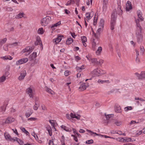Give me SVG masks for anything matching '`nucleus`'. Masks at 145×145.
Here are the masks:
<instances>
[{
    "label": "nucleus",
    "instance_id": "f257e3e1",
    "mask_svg": "<svg viewBox=\"0 0 145 145\" xmlns=\"http://www.w3.org/2000/svg\"><path fill=\"white\" fill-rule=\"evenodd\" d=\"M106 73V71L102 70L99 68H97L93 70L91 73V74L93 77L98 76L105 74Z\"/></svg>",
    "mask_w": 145,
    "mask_h": 145
},
{
    "label": "nucleus",
    "instance_id": "f03ea898",
    "mask_svg": "<svg viewBox=\"0 0 145 145\" xmlns=\"http://www.w3.org/2000/svg\"><path fill=\"white\" fill-rule=\"evenodd\" d=\"M142 29L136 30L135 31L136 37L137 42L138 43H141L143 41V38L142 32Z\"/></svg>",
    "mask_w": 145,
    "mask_h": 145
},
{
    "label": "nucleus",
    "instance_id": "7ed1b4c3",
    "mask_svg": "<svg viewBox=\"0 0 145 145\" xmlns=\"http://www.w3.org/2000/svg\"><path fill=\"white\" fill-rule=\"evenodd\" d=\"M51 20V18L49 16H47L46 17L42 18L40 21V24L42 26H46L50 22Z\"/></svg>",
    "mask_w": 145,
    "mask_h": 145
},
{
    "label": "nucleus",
    "instance_id": "20e7f679",
    "mask_svg": "<svg viewBox=\"0 0 145 145\" xmlns=\"http://www.w3.org/2000/svg\"><path fill=\"white\" fill-rule=\"evenodd\" d=\"M26 93L30 97L33 98L35 94V89L33 87L31 86L26 89Z\"/></svg>",
    "mask_w": 145,
    "mask_h": 145
},
{
    "label": "nucleus",
    "instance_id": "39448f33",
    "mask_svg": "<svg viewBox=\"0 0 145 145\" xmlns=\"http://www.w3.org/2000/svg\"><path fill=\"white\" fill-rule=\"evenodd\" d=\"M34 49L33 47L28 46L23 49L22 52L25 53V55L27 56L29 55L33 51Z\"/></svg>",
    "mask_w": 145,
    "mask_h": 145
},
{
    "label": "nucleus",
    "instance_id": "423d86ee",
    "mask_svg": "<svg viewBox=\"0 0 145 145\" xmlns=\"http://www.w3.org/2000/svg\"><path fill=\"white\" fill-rule=\"evenodd\" d=\"M94 14V12L92 11L91 12H88L86 13V17L84 18V20H87L88 22V20H90L93 16Z\"/></svg>",
    "mask_w": 145,
    "mask_h": 145
},
{
    "label": "nucleus",
    "instance_id": "0eeeda50",
    "mask_svg": "<svg viewBox=\"0 0 145 145\" xmlns=\"http://www.w3.org/2000/svg\"><path fill=\"white\" fill-rule=\"evenodd\" d=\"M28 61V59L27 58H23L17 61L16 62V65H19L26 63Z\"/></svg>",
    "mask_w": 145,
    "mask_h": 145
},
{
    "label": "nucleus",
    "instance_id": "6e6552de",
    "mask_svg": "<svg viewBox=\"0 0 145 145\" xmlns=\"http://www.w3.org/2000/svg\"><path fill=\"white\" fill-rule=\"evenodd\" d=\"M87 59L89 60L90 62H91L93 63H96L98 64V61H97V58H92L89 55H88L86 56Z\"/></svg>",
    "mask_w": 145,
    "mask_h": 145
},
{
    "label": "nucleus",
    "instance_id": "1a4fd4ad",
    "mask_svg": "<svg viewBox=\"0 0 145 145\" xmlns=\"http://www.w3.org/2000/svg\"><path fill=\"white\" fill-rule=\"evenodd\" d=\"M135 74L137 76L138 78L139 79H143L145 78V71H142L140 74L138 73H135Z\"/></svg>",
    "mask_w": 145,
    "mask_h": 145
},
{
    "label": "nucleus",
    "instance_id": "9d476101",
    "mask_svg": "<svg viewBox=\"0 0 145 145\" xmlns=\"http://www.w3.org/2000/svg\"><path fill=\"white\" fill-rule=\"evenodd\" d=\"M4 135L5 138L7 140L12 141L13 140H15L14 138H12L10 135L7 132L4 133Z\"/></svg>",
    "mask_w": 145,
    "mask_h": 145
},
{
    "label": "nucleus",
    "instance_id": "9b49d317",
    "mask_svg": "<svg viewBox=\"0 0 145 145\" xmlns=\"http://www.w3.org/2000/svg\"><path fill=\"white\" fill-rule=\"evenodd\" d=\"M26 74V71L25 70H23L21 71L20 73V75L18 77V79L20 80H23Z\"/></svg>",
    "mask_w": 145,
    "mask_h": 145
},
{
    "label": "nucleus",
    "instance_id": "f8f14e48",
    "mask_svg": "<svg viewBox=\"0 0 145 145\" xmlns=\"http://www.w3.org/2000/svg\"><path fill=\"white\" fill-rule=\"evenodd\" d=\"M9 74L8 72H7L5 73L4 75L0 77V83L4 82L6 80V77L8 76Z\"/></svg>",
    "mask_w": 145,
    "mask_h": 145
},
{
    "label": "nucleus",
    "instance_id": "ddd939ff",
    "mask_svg": "<svg viewBox=\"0 0 145 145\" xmlns=\"http://www.w3.org/2000/svg\"><path fill=\"white\" fill-rule=\"evenodd\" d=\"M70 116L71 117V119L72 118H75L78 120L80 119L81 116L78 114H76L74 113H71L70 114Z\"/></svg>",
    "mask_w": 145,
    "mask_h": 145
},
{
    "label": "nucleus",
    "instance_id": "4468645a",
    "mask_svg": "<svg viewBox=\"0 0 145 145\" xmlns=\"http://www.w3.org/2000/svg\"><path fill=\"white\" fill-rule=\"evenodd\" d=\"M135 101L137 103L138 105H139L140 104L141 102L145 101V100L142 99V98H139L138 97H135ZM140 105L142 106L141 104H140Z\"/></svg>",
    "mask_w": 145,
    "mask_h": 145
},
{
    "label": "nucleus",
    "instance_id": "2eb2a0df",
    "mask_svg": "<svg viewBox=\"0 0 145 145\" xmlns=\"http://www.w3.org/2000/svg\"><path fill=\"white\" fill-rule=\"evenodd\" d=\"M126 6V10L127 11H129L132 9L131 3L129 1H128L127 2Z\"/></svg>",
    "mask_w": 145,
    "mask_h": 145
},
{
    "label": "nucleus",
    "instance_id": "dca6fc26",
    "mask_svg": "<svg viewBox=\"0 0 145 145\" xmlns=\"http://www.w3.org/2000/svg\"><path fill=\"white\" fill-rule=\"evenodd\" d=\"M33 110L31 108H29L26 111L25 114V116L27 118L29 117L33 113Z\"/></svg>",
    "mask_w": 145,
    "mask_h": 145
},
{
    "label": "nucleus",
    "instance_id": "f3484780",
    "mask_svg": "<svg viewBox=\"0 0 145 145\" xmlns=\"http://www.w3.org/2000/svg\"><path fill=\"white\" fill-rule=\"evenodd\" d=\"M15 120V119L12 117H9L5 121V123H10L14 122Z\"/></svg>",
    "mask_w": 145,
    "mask_h": 145
},
{
    "label": "nucleus",
    "instance_id": "a211bd4d",
    "mask_svg": "<svg viewBox=\"0 0 145 145\" xmlns=\"http://www.w3.org/2000/svg\"><path fill=\"white\" fill-rule=\"evenodd\" d=\"M63 36L61 35H58L57 38L54 39V42L56 44L59 43L61 40Z\"/></svg>",
    "mask_w": 145,
    "mask_h": 145
},
{
    "label": "nucleus",
    "instance_id": "6ab92c4d",
    "mask_svg": "<svg viewBox=\"0 0 145 145\" xmlns=\"http://www.w3.org/2000/svg\"><path fill=\"white\" fill-rule=\"evenodd\" d=\"M89 86L88 83H84L81 85L80 88L81 89V90L82 91L86 89V88L88 87Z\"/></svg>",
    "mask_w": 145,
    "mask_h": 145
},
{
    "label": "nucleus",
    "instance_id": "aec40b11",
    "mask_svg": "<svg viewBox=\"0 0 145 145\" xmlns=\"http://www.w3.org/2000/svg\"><path fill=\"white\" fill-rule=\"evenodd\" d=\"M103 48L101 46H99L97 50L95 52V54L97 56L100 55L102 51Z\"/></svg>",
    "mask_w": 145,
    "mask_h": 145
},
{
    "label": "nucleus",
    "instance_id": "412c9836",
    "mask_svg": "<svg viewBox=\"0 0 145 145\" xmlns=\"http://www.w3.org/2000/svg\"><path fill=\"white\" fill-rule=\"evenodd\" d=\"M61 127L62 129H63V130L69 132H71L72 131V130L71 128L67 127L64 125H62L61 126Z\"/></svg>",
    "mask_w": 145,
    "mask_h": 145
},
{
    "label": "nucleus",
    "instance_id": "4be33fe9",
    "mask_svg": "<svg viewBox=\"0 0 145 145\" xmlns=\"http://www.w3.org/2000/svg\"><path fill=\"white\" fill-rule=\"evenodd\" d=\"M42 42L40 40V37L37 36L36 37V40L35 42V44L36 45H39L40 44H41Z\"/></svg>",
    "mask_w": 145,
    "mask_h": 145
},
{
    "label": "nucleus",
    "instance_id": "5701e85b",
    "mask_svg": "<svg viewBox=\"0 0 145 145\" xmlns=\"http://www.w3.org/2000/svg\"><path fill=\"white\" fill-rule=\"evenodd\" d=\"M81 39L83 45L85 47H86L87 46V44L85 43V42L87 41V39L86 37L84 36H82L81 37Z\"/></svg>",
    "mask_w": 145,
    "mask_h": 145
},
{
    "label": "nucleus",
    "instance_id": "b1692460",
    "mask_svg": "<svg viewBox=\"0 0 145 145\" xmlns=\"http://www.w3.org/2000/svg\"><path fill=\"white\" fill-rule=\"evenodd\" d=\"M135 22L136 24L137 28L136 30L142 29V27L141 26L139 23V21L138 19L135 20Z\"/></svg>",
    "mask_w": 145,
    "mask_h": 145
},
{
    "label": "nucleus",
    "instance_id": "393cba45",
    "mask_svg": "<svg viewBox=\"0 0 145 145\" xmlns=\"http://www.w3.org/2000/svg\"><path fill=\"white\" fill-rule=\"evenodd\" d=\"M37 53L33 52L30 55L29 58L30 60H32L34 59L37 57Z\"/></svg>",
    "mask_w": 145,
    "mask_h": 145
},
{
    "label": "nucleus",
    "instance_id": "a878e982",
    "mask_svg": "<svg viewBox=\"0 0 145 145\" xmlns=\"http://www.w3.org/2000/svg\"><path fill=\"white\" fill-rule=\"evenodd\" d=\"M137 15L138 17L140 19L141 21L143 20V18L142 16V14L140 10H138L137 12Z\"/></svg>",
    "mask_w": 145,
    "mask_h": 145
},
{
    "label": "nucleus",
    "instance_id": "bb28decb",
    "mask_svg": "<svg viewBox=\"0 0 145 145\" xmlns=\"http://www.w3.org/2000/svg\"><path fill=\"white\" fill-rule=\"evenodd\" d=\"M1 58L4 60H7V59L11 60L13 58L9 55H7L5 56L1 57Z\"/></svg>",
    "mask_w": 145,
    "mask_h": 145
},
{
    "label": "nucleus",
    "instance_id": "cd10ccee",
    "mask_svg": "<svg viewBox=\"0 0 145 145\" xmlns=\"http://www.w3.org/2000/svg\"><path fill=\"white\" fill-rule=\"evenodd\" d=\"M46 128L47 130L48 131V132L49 135L50 136H51L52 135V129L50 126L49 125H47L46 127Z\"/></svg>",
    "mask_w": 145,
    "mask_h": 145
},
{
    "label": "nucleus",
    "instance_id": "c85d7f7f",
    "mask_svg": "<svg viewBox=\"0 0 145 145\" xmlns=\"http://www.w3.org/2000/svg\"><path fill=\"white\" fill-rule=\"evenodd\" d=\"M97 44L95 40H94L92 44L91 49L92 50L95 51L96 50Z\"/></svg>",
    "mask_w": 145,
    "mask_h": 145
},
{
    "label": "nucleus",
    "instance_id": "c756f323",
    "mask_svg": "<svg viewBox=\"0 0 145 145\" xmlns=\"http://www.w3.org/2000/svg\"><path fill=\"white\" fill-rule=\"evenodd\" d=\"M86 131L88 132L89 133H90L91 135L93 136L94 137L96 135L99 136L101 135V134H97L96 133L93 132L92 131L88 129H86Z\"/></svg>",
    "mask_w": 145,
    "mask_h": 145
},
{
    "label": "nucleus",
    "instance_id": "7c9ffc66",
    "mask_svg": "<svg viewBox=\"0 0 145 145\" xmlns=\"http://www.w3.org/2000/svg\"><path fill=\"white\" fill-rule=\"evenodd\" d=\"M7 40V39L6 38L0 39V49L1 48L3 44L6 42Z\"/></svg>",
    "mask_w": 145,
    "mask_h": 145
},
{
    "label": "nucleus",
    "instance_id": "2f4dec72",
    "mask_svg": "<svg viewBox=\"0 0 145 145\" xmlns=\"http://www.w3.org/2000/svg\"><path fill=\"white\" fill-rule=\"evenodd\" d=\"M98 82L99 84H103L104 83L109 84L110 82L109 80H102L101 79H99L98 81Z\"/></svg>",
    "mask_w": 145,
    "mask_h": 145
},
{
    "label": "nucleus",
    "instance_id": "473e14b6",
    "mask_svg": "<svg viewBox=\"0 0 145 145\" xmlns=\"http://www.w3.org/2000/svg\"><path fill=\"white\" fill-rule=\"evenodd\" d=\"M117 16V13L116 12L114 11L112 14L111 20H113L114 19L115 20H116Z\"/></svg>",
    "mask_w": 145,
    "mask_h": 145
},
{
    "label": "nucleus",
    "instance_id": "72a5a7b5",
    "mask_svg": "<svg viewBox=\"0 0 145 145\" xmlns=\"http://www.w3.org/2000/svg\"><path fill=\"white\" fill-rule=\"evenodd\" d=\"M116 20H115L114 19L113 20H111L110 22V27L111 29L112 30H113L114 29V26L115 24Z\"/></svg>",
    "mask_w": 145,
    "mask_h": 145
},
{
    "label": "nucleus",
    "instance_id": "f704fd0d",
    "mask_svg": "<svg viewBox=\"0 0 145 145\" xmlns=\"http://www.w3.org/2000/svg\"><path fill=\"white\" fill-rule=\"evenodd\" d=\"M49 122L51 124L52 127V128H54L55 131H56V129L55 127V121L54 120H51L49 121Z\"/></svg>",
    "mask_w": 145,
    "mask_h": 145
},
{
    "label": "nucleus",
    "instance_id": "c9c22d12",
    "mask_svg": "<svg viewBox=\"0 0 145 145\" xmlns=\"http://www.w3.org/2000/svg\"><path fill=\"white\" fill-rule=\"evenodd\" d=\"M85 66L84 65H82L81 67H76V70L78 72H80L82 70L85 69Z\"/></svg>",
    "mask_w": 145,
    "mask_h": 145
},
{
    "label": "nucleus",
    "instance_id": "e433bc0d",
    "mask_svg": "<svg viewBox=\"0 0 145 145\" xmlns=\"http://www.w3.org/2000/svg\"><path fill=\"white\" fill-rule=\"evenodd\" d=\"M73 40L71 38H69L66 41V44H67L69 45L73 42Z\"/></svg>",
    "mask_w": 145,
    "mask_h": 145
},
{
    "label": "nucleus",
    "instance_id": "4c0bfd02",
    "mask_svg": "<svg viewBox=\"0 0 145 145\" xmlns=\"http://www.w3.org/2000/svg\"><path fill=\"white\" fill-rule=\"evenodd\" d=\"M115 111L117 113H120L121 112V108L119 106L117 105L116 106Z\"/></svg>",
    "mask_w": 145,
    "mask_h": 145
},
{
    "label": "nucleus",
    "instance_id": "58836bf2",
    "mask_svg": "<svg viewBox=\"0 0 145 145\" xmlns=\"http://www.w3.org/2000/svg\"><path fill=\"white\" fill-rule=\"evenodd\" d=\"M114 123L117 126H119L122 124V122L119 120H115L114 121Z\"/></svg>",
    "mask_w": 145,
    "mask_h": 145
},
{
    "label": "nucleus",
    "instance_id": "ea45409f",
    "mask_svg": "<svg viewBox=\"0 0 145 145\" xmlns=\"http://www.w3.org/2000/svg\"><path fill=\"white\" fill-rule=\"evenodd\" d=\"M44 30L43 29L42 27L39 28L37 31V33L39 34H42L44 32Z\"/></svg>",
    "mask_w": 145,
    "mask_h": 145
},
{
    "label": "nucleus",
    "instance_id": "a19ab883",
    "mask_svg": "<svg viewBox=\"0 0 145 145\" xmlns=\"http://www.w3.org/2000/svg\"><path fill=\"white\" fill-rule=\"evenodd\" d=\"M105 22V20L103 19H101L100 21L99 22V27H104V24Z\"/></svg>",
    "mask_w": 145,
    "mask_h": 145
},
{
    "label": "nucleus",
    "instance_id": "79ce46f5",
    "mask_svg": "<svg viewBox=\"0 0 145 145\" xmlns=\"http://www.w3.org/2000/svg\"><path fill=\"white\" fill-rule=\"evenodd\" d=\"M20 129L24 133L27 135H28L29 134V132L27 131L24 127H21L20 128Z\"/></svg>",
    "mask_w": 145,
    "mask_h": 145
},
{
    "label": "nucleus",
    "instance_id": "37998d69",
    "mask_svg": "<svg viewBox=\"0 0 145 145\" xmlns=\"http://www.w3.org/2000/svg\"><path fill=\"white\" fill-rule=\"evenodd\" d=\"M15 140H13V141L16 140L20 144L22 145L23 143V142L20 139L17 138L16 137L14 138Z\"/></svg>",
    "mask_w": 145,
    "mask_h": 145
},
{
    "label": "nucleus",
    "instance_id": "c03bdc74",
    "mask_svg": "<svg viewBox=\"0 0 145 145\" xmlns=\"http://www.w3.org/2000/svg\"><path fill=\"white\" fill-rule=\"evenodd\" d=\"M39 107V104H38V102H37L36 101H35V104L33 106V109L34 110H37L38 108Z\"/></svg>",
    "mask_w": 145,
    "mask_h": 145
},
{
    "label": "nucleus",
    "instance_id": "a18cd8bd",
    "mask_svg": "<svg viewBox=\"0 0 145 145\" xmlns=\"http://www.w3.org/2000/svg\"><path fill=\"white\" fill-rule=\"evenodd\" d=\"M23 13H19L18 15L16 16L15 18L17 19L20 18L23 16Z\"/></svg>",
    "mask_w": 145,
    "mask_h": 145
},
{
    "label": "nucleus",
    "instance_id": "49530a36",
    "mask_svg": "<svg viewBox=\"0 0 145 145\" xmlns=\"http://www.w3.org/2000/svg\"><path fill=\"white\" fill-rule=\"evenodd\" d=\"M108 5L103 4V12H106V11Z\"/></svg>",
    "mask_w": 145,
    "mask_h": 145
},
{
    "label": "nucleus",
    "instance_id": "de8ad7c7",
    "mask_svg": "<svg viewBox=\"0 0 145 145\" xmlns=\"http://www.w3.org/2000/svg\"><path fill=\"white\" fill-rule=\"evenodd\" d=\"M46 91L51 95H53L54 93V91L52 89L48 88H46Z\"/></svg>",
    "mask_w": 145,
    "mask_h": 145
},
{
    "label": "nucleus",
    "instance_id": "09e8293b",
    "mask_svg": "<svg viewBox=\"0 0 145 145\" xmlns=\"http://www.w3.org/2000/svg\"><path fill=\"white\" fill-rule=\"evenodd\" d=\"M61 24V22L60 21H59L57 23H56V24H55L53 25L52 26V28L54 27H56L58 26L59 25Z\"/></svg>",
    "mask_w": 145,
    "mask_h": 145
},
{
    "label": "nucleus",
    "instance_id": "8fccbe9b",
    "mask_svg": "<svg viewBox=\"0 0 145 145\" xmlns=\"http://www.w3.org/2000/svg\"><path fill=\"white\" fill-rule=\"evenodd\" d=\"M31 135L35 138L36 140H39L38 136L35 134V132H33L31 134Z\"/></svg>",
    "mask_w": 145,
    "mask_h": 145
},
{
    "label": "nucleus",
    "instance_id": "3c124183",
    "mask_svg": "<svg viewBox=\"0 0 145 145\" xmlns=\"http://www.w3.org/2000/svg\"><path fill=\"white\" fill-rule=\"evenodd\" d=\"M8 47H9L8 44H6L3 46V49L4 50L7 51L8 50Z\"/></svg>",
    "mask_w": 145,
    "mask_h": 145
},
{
    "label": "nucleus",
    "instance_id": "603ef678",
    "mask_svg": "<svg viewBox=\"0 0 145 145\" xmlns=\"http://www.w3.org/2000/svg\"><path fill=\"white\" fill-rule=\"evenodd\" d=\"M124 139V142H131L132 141V139L131 138L125 137Z\"/></svg>",
    "mask_w": 145,
    "mask_h": 145
},
{
    "label": "nucleus",
    "instance_id": "864d4df0",
    "mask_svg": "<svg viewBox=\"0 0 145 145\" xmlns=\"http://www.w3.org/2000/svg\"><path fill=\"white\" fill-rule=\"evenodd\" d=\"M6 107L4 106L1 107H0V111L2 112L3 113L4 112L6 109Z\"/></svg>",
    "mask_w": 145,
    "mask_h": 145
},
{
    "label": "nucleus",
    "instance_id": "5fc2aeb1",
    "mask_svg": "<svg viewBox=\"0 0 145 145\" xmlns=\"http://www.w3.org/2000/svg\"><path fill=\"white\" fill-rule=\"evenodd\" d=\"M117 140L119 142H124V138L123 137H119L117 139Z\"/></svg>",
    "mask_w": 145,
    "mask_h": 145
},
{
    "label": "nucleus",
    "instance_id": "6e6d98bb",
    "mask_svg": "<svg viewBox=\"0 0 145 145\" xmlns=\"http://www.w3.org/2000/svg\"><path fill=\"white\" fill-rule=\"evenodd\" d=\"M38 120V119L37 118H33V117H31L28 118L27 119V121H35Z\"/></svg>",
    "mask_w": 145,
    "mask_h": 145
},
{
    "label": "nucleus",
    "instance_id": "4d7b16f0",
    "mask_svg": "<svg viewBox=\"0 0 145 145\" xmlns=\"http://www.w3.org/2000/svg\"><path fill=\"white\" fill-rule=\"evenodd\" d=\"M13 46L14 47L18 46L20 44V42H18L16 41L15 42L12 43Z\"/></svg>",
    "mask_w": 145,
    "mask_h": 145
},
{
    "label": "nucleus",
    "instance_id": "13d9d810",
    "mask_svg": "<svg viewBox=\"0 0 145 145\" xmlns=\"http://www.w3.org/2000/svg\"><path fill=\"white\" fill-rule=\"evenodd\" d=\"M93 0H87L86 1V4L88 6H89L91 4L92 5Z\"/></svg>",
    "mask_w": 145,
    "mask_h": 145
},
{
    "label": "nucleus",
    "instance_id": "bf43d9fd",
    "mask_svg": "<svg viewBox=\"0 0 145 145\" xmlns=\"http://www.w3.org/2000/svg\"><path fill=\"white\" fill-rule=\"evenodd\" d=\"M71 136L72 137H73L74 138V140L76 142H77L78 141V139L77 138L78 137L75 134L73 135H71Z\"/></svg>",
    "mask_w": 145,
    "mask_h": 145
},
{
    "label": "nucleus",
    "instance_id": "052dcab7",
    "mask_svg": "<svg viewBox=\"0 0 145 145\" xmlns=\"http://www.w3.org/2000/svg\"><path fill=\"white\" fill-rule=\"evenodd\" d=\"M93 142V140L92 139H91L86 141V143L88 144H92Z\"/></svg>",
    "mask_w": 145,
    "mask_h": 145
},
{
    "label": "nucleus",
    "instance_id": "680f3d73",
    "mask_svg": "<svg viewBox=\"0 0 145 145\" xmlns=\"http://www.w3.org/2000/svg\"><path fill=\"white\" fill-rule=\"evenodd\" d=\"M103 28V27H99V28L97 30V32L98 33H100L102 31Z\"/></svg>",
    "mask_w": 145,
    "mask_h": 145
},
{
    "label": "nucleus",
    "instance_id": "e2e57ef3",
    "mask_svg": "<svg viewBox=\"0 0 145 145\" xmlns=\"http://www.w3.org/2000/svg\"><path fill=\"white\" fill-rule=\"evenodd\" d=\"M121 7L119 5L118 6V9H119V12L118 13V14L119 15H121L122 14V11L121 8Z\"/></svg>",
    "mask_w": 145,
    "mask_h": 145
},
{
    "label": "nucleus",
    "instance_id": "0e129e2a",
    "mask_svg": "<svg viewBox=\"0 0 145 145\" xmlns=\"http://www.w3.org/2000/svg\"><path fill=\"white\" fill-rule=\"evenodd\" d=\"M97 18L96 16H94V21L93 24L94 25H95L97 24Z\"/></svg>",
    "mask_w": 145,
    "mask_h": 145
},
{
    "label": "nucleus",
    "instance_id": "69168bd1",
    "mask_svg": "<svg viewBox=\"0 0 145 145\" xmlns=\"http://www.w3.org/2000/svg\"><path fill=\"white\" fill-rule=\"evenodd\" d=\"M132 109V107L131 106L127 107L125 108V111H127L129 110Z\"/></svg>",
    "mask_w": 145,
    "mask_h": 145
},
{
    "label": "nucleus",
    "instance_id": "338daca9",
    "mask_svg": "<svg viewBox=\"0 0 145 145\" xmlns=\"http://www.w3.org/2000/svg\"><path fill=\"white\" fill-rule=\"evenodd\" d=\"M65 140V138L64 136L63 135L62 136L60 139V141L61 143H64Z\"/></svg>",
    "mask_w": 145,
    "mask_h": 145
},
{
    "label": "nucleus",
    "instance_id": "774afa93",
    "mask_svg": "<svg viewBox=\"0 0 145 145\" xmlns=\"http://www.w3.org/2000/svg\"><path fill=\"white\" fill-rule=\"evenodd\" d=\"M71 73V72L68 71H66L64 72V74L66 76H67Z\"/></svg>",
    "mask_w": 145,
    "mask_h": 145
}]
</instances>
